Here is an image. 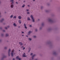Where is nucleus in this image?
<instances>
[{"mask_svg":"<svg viewBox=\"0 0 60 60\" xmlns=\"http://www.w3.org/2000/svg\"><path fill=\"white\" fill-rule=\"evenodd\" d=\"M26 11H29V10L26 9Z\"/></svg>","mask_w":60,"mask_h":60,"instance_id":"nucleus-24","label":"nucleus"},{"mask_svg":"<svg viewBox=\"0 0 60 60\" xmlns=\"http://www.w3.org/2000/svg\"><path fill=\"white\" fill-rule=\"evenodd\" d=\"M25 2V1H24V2Z\"/></svg>","mask_w":60,"mask_h":60,"instance_id":"nucleus-46","label":"nucleus"},{"mask_svg":"<svg viewBox=\"0 0 60 60\" xmlns=\"http://www.w3.org/2000/svg\"><path fill=\"white\" fill-rule=\"evenodd\" d=\"M35 56V54L32 57V60L34 59V56Z\"/></svg>","mask_w":60,"mask_h":60,"instance_id":"nucleus-7","label":"nucleus"},{"mask_svg":"<svg viewBox=\"0 0 60 60\" xmlns=\"http://www.w3.org/2000/svg\"><path fill=\"white\" fill-rule=\"evenodd\" d=\"M29 49H30V48H29V51H30V50H29Z\"/></svg>","mask_w":60,"mask_h":60,"instance_id":"nucleus-28","label":"nucleus"},{"mask_svg":"<svg viewBox=\"0 0 60 60\" xmlns=\"http://www.w3.org/2000/svg\"><path fill=\"white\" fill-rule=\"evenodd\" d=\"M25 5L24 4L22 6V8H24V7H25Z\"/></svg>","mask_w":60,"mask_h":60,"instance_id":"nucleus-15","label":"nucleus"},{"mask_svg":"<svg viewBox=\"0 0 60 60\" xmlns=\"http://www.w3.org/2000/svg\"><path fill=\"white\" fill-rule=\"evenodd\" d=\"M0 14H1V13H0Z\"/></svg>","mask_w":60,"mask_h":60,"instance_id":"nucleus-43","label":"nucleus"},{"mask_svg":"<svg viewBox=\"0 0 60 60\" xmlns=\"http://www.w3.org/2000/svg\"><path fill=\"white\" fill-rule=\"evenodd\" d=\"M24 26H25V28H26V29H27V27H26V24H24Z\"/></svg>","mask_w":60,"mask_h":60,"instance_id":"nucleus-9","label":"nucleus"},{"mask_svg":"<svg viewBox=\"0 0 60 60\" xmlns=\"http://www.w3.org/2000/svg\"><path fill=\"white\" fill-rule=\"evenodd\" d=\"M34 38H36V36H34Z\"/></svg>","mask_w":60,"mask_h":60,"instance_id":"nucleus-29","label":"nucleus"},{"mask_svg":"<svg viewBox=\"0 0 60 60\" xmlns=\"http://www.w3.org/2000/svg\"><path fill=\"white\" fill-rule=\"evenodd\" d=\"M19 44H20L21 46H22L23 45V44L21 42L19 43Z\"/></svg>","mask_w":60,"mask_h":60,"instance_id":"nucleus-8","label":"nucleus"},{"mask_svg":"<svg viewBox=\"0 0 60 60\" xmlns=\"http://www.w3.org/2000/svg\"><path fill=\"white\" fill-rule=\"evenodd\" d=\"M10 51H11V49H9L8 51V55L9 56H10Z\"/></svg>","mask_w":60,"mask_h":60,"instance_id":"nucleus-6","label":"nucleus"},{"mask_svg":"<svg viewBox=\"0 0 60 60\" xmlns=\"http://www.w3.org/2000/svg\"><path fill=\"white\" fill-rule=\"evenodd\" d=\"M27 19L28 20H30V19L29 17H28Z\"/></svg>","mask_w":60,"mask_h":60,"instance_id":"nucleus-16","label":"nucleus"},{"mask_svg":"<svg viewBox=\"0 0 60 60\" xmlns=\"http://www.w3.org/2000/svg\"><path fill=\"white\" fill-rule=\"evenodd\" d=\"M25 55H26V54L24 53V54H23L22 55V56H23V57H26V56H25Z\"/></svg>","mask_w":60,"mask_h":60,"instance_id":"nucleus-4","label":"nucleus"},{"mask_svg":"<svg viewBox=\"0 0 60 60\" xmlns=\"http://www.w3.org/2000/svg\"><path fill=\"white\" fill-rule=\"evenodd\" d=\"M31 18H32V19H33V22H34V17H33V16L32 15H31Z\"/></svg>","mask_w":60,"mask_h":60,"instance_id":"nucleus-3","label":"nucleus"},{"mask_svg":"<svg viewBox=\"0 0 60 60\" xmlns=\"http://www.w3.org/2000/svg\"><path fill=\"white\" fill-rule=\"evenodd\" d=\"M16 4H18V2H16Z\"/></svg>","mask_w":60,"mask_h":60,"instance_id":"nucleus-36","label":"nucleus"},{"mask_svg":"<svg viewBox=\"0 0 60 60\" xmlns=\"http://www.w3.org/2000/svg\"><path fill=\"white\" fill-rule=\"evenodd\" d=\"M25 49V48L24 47L23 48V49Z\"/></svg>","mask_w":60,"mask_h":60,"instance_id":"nucleus-32","label":"nucleus"},{"mask_svg":"<svg viewBox=\"0 0 60 60\" xmlns=\"http://www.w3.org/2000/svg\"><path fill=\"white\" fill-rule=\"evenodd\" d=\"M29 40H30V41H31V40H32V39H31L30 38H29Z\"/></svg>","mask_w":60,"mask_h":60,"instance_id":"nucleus-23","label":"nucleus"},{"mask_svg":"<svg viewBox=\"0 0 60 60\" xmlns=\"http://www.w3.org/2000/svg\"><path fill=\"white\" fill-rule=\"evenodd\" d=\"M30 55L31 56H32V55H33V53H31L30 54Z\"/></svg>","mask_w":60,"mask_h":60,"instance_id":"nucleus-25","label":"nucleus"},{"mask_svg":"<svg viewBox=\"0 0 60 60\" xmlns=\"http://www.w3.org/2000/svg\"><path fill=\"white\" fill-rule=\"evenodd\" d=\"M35 60H38L37 59H36Z\"/></svg>","mask_w":60,"mask_h":60,"instance_id":"nucleus-41","label":"nucleus"},{"mask_svg":"<svg viewBox=\"0 0 60 60\" xmlns=\"http://www.w3.org/2000/svg\"><path fill=\"white\" fill-rule=\"evenodd\" d=\"M18 18L19 19H21V17L20 16H19L18 17Z\"/></svg>","mask_w":60,"mask_h":60,"instance_id":"nucleus-10","label":"nucleus"},{"mask_svg":"<svg viewBox=\"0 0 60 60\" xmlns=\"http://www.w3.org/2000/svg\"><path fill=\"white\" fill-rule=\"evenodd\" d=\"M27 13L28 14H29V12H27Z\"/></svg>","mask_w":60,"mask_h":60,"instance_id":"nucleus-26","label":"nucleus"},{"mask_svg":"<svg viewBox=\"0 0 60 60\" xmlns=\"http://www.w3.org/2000/svg\"><path fill=\"white\" fill-rule=\"evenodd\" d=\"M5 29H7V28L6 27L5 28Z\"/></svg>","mask_w":60,"mask_h":60,"instance_id":"nucleus-27","label":"nucleus"},{"mask_svg":"<svg viewBox=\"0 0 60 60\" xmlns=\"http://www.w3.org/2000/svg\"><path fill=\"white\" fill-rule=\"evenodd\" d=\"M27 6H28V7H29V6H30L29 5H28Z\"/></svg>","mask_w":60,"mask_h":60,"instance_id":"nucleus-34","label":"nucleus"},{"mask_svg":"<svg viewBox=\"0 0 60 60\" xmlns=\"http://www.w3.org/2000/svg\"><path fill=\"white\" fill-rule=\"evenodd\" d=\"M18 60H21V58H19V59H18Z\"/></svg>","mask_w":60,"mask_h":60,"instance_id":"nucleus-21","label":"nucleus"},{"mask_svg":"<svg viewBox=\"0 0 60 60\" xmlns=\"http://www.w3.org/2000/svg\"><path fill=\"white\" fill-rule=\"evenodd\" d=\"M49 21H52V20L51 19H50L49 20Z\"/></svg>","mask_w":60,"mask_h":60,"instance_id":"nucleus-17","label":"nucleus"},{"mask_svg":"<svg viewBox=\"0 0 60 60\" xmlns=\"http://www.w3.org/2000/svg\"><path fill=\"white\" fill-rule=\"evenodd\" d=\"M13 17V15H11V16H10V17H11V18H12Z\"/></svg>","mask_w":60,"mask_h":60,"instance_id":"nucleus-20","label":"nucleus"},{"mask_svg":"<svg viewBox=\"0 0 60 60\" xmlns=\"http://www.w3.org/2000/svg\"><path fill=\"white\" fill-rule=\"evenodd\" d=\"M26 37H28V35H26Z\"/></svg>","mask_w":60,"mask_h":60,"instance_id":"nucleus-37","label":"nucleus"},{"mask_svg":"<svg viewBox=\"0 0 60 60\" xmlns=\"http://www.w3.org/2000/svg\"><path fill=\"white\" fill-rule=\"evenodd\" d=\"M4 20V19H2V20L0 21L1 22H2Z\"/></svg>","mask_w":60,"mask_h":60,"instance_id":"nucleus-14","label":"nucleus"},{"mask_svg":"<svg viewBox=\"0 0 60 60\" xmlns=\"http://www.w3.org/2000/svg\"><path fill=\"white\" fill-rule=\"evenodd\" d=\"M19 51H20V50H19Z\"/></svg>","mask_w":60,"mask_h":60,"instance_id":"nucleus-44","label":"nucleus"},{"mask_svg":"<svg viewBox=\"0 0 60 60\" xmlns=\"http://www.w3.org/2000/svg\"><path fill=\"white\" fill-rule=\"evenodd\" d=\"M33 1H35V0H33Z\"/></svg>","mask_w":60,"mask_h":60,"instance_id":"nucleus-39","label":"nucleus"},{"mask_svg":"<svg viewBox=\"0 0 60 60\" xmlns=\"http://www.w3.org/2000/svg\"><path fill=\"white\" fill-rule=\"evenodd\" d=\"M9 35L8 34H6V36H8Z\"/></svg>","mask_w":60,"mask_h":60,"instance_id":"nucleus-18","label":"nucleus"},{"mask_svg":"<svg viewBox=\"0 0 60 60\" xmlns=\"http://www.w3.org/2000/svg\"><path fill=\"white\" fill-rule=\"evenodd\" d=\"M22 34H24V32H22Z\"/></svg>","mask_w":60,"mask_h":60,"instance_id":"nucleus-30","label":"nucleus"},{"mask_svg":"<svg viewBox=\"0 0 60 60\" xmlns=\"http://www.w3.org/2000/svg\"><path fill=\"white\" fill-rule=\"evenodd\" d=\"M24 36V35H22V36Z\"/></svg>","mask_w":60,"mask_h":60,"instance_id":"nucleus-40","label":"nucleus"},{"mask_svg":"<svg viewBox=\"0 0 60 60\" xmlns=\"http://www.w3.org/2000/svg\"><path fill=\"white\" fill-rule=\"evenodd\" d=\"M19 0V1H20V0Z\"/></svg>","mask_w":60,"mask_h":60,"instance_id":"nucleus-45","label":"nucleus"},{"mask_svg":"<svg viewBox=\"0 0 60 60\" xmlns=\"http://www.w3.org/2000/svg\"><path fill=\"white\" fill-rule=\"evenodd\" d=\"M3 32H5V30H3Z\"/></svg>","mask_w":60,"mask_h":60,"instance_id":"nucleus-38","label":"nucleus"},{"mask_svg":"<svg viewBox=\"0 0 60 60\" xmlns=\"http://www.w3.org/2000/svg\"><path fill=\"white\" fill-rule=\"evenodd\" d=\"M19 56H17L16 57V59H17V60H19Z\"/></svg>","mask_w":60,"mask_h":60,"instance_id":"nucleus-13","label":"nucleus"},{"mask_svg":"<svg viewBox=\"0 0 60 60\" xmlns=\"http://www.w3.org/2000/svg\"><path fill=\"white\" fill-rule=\"evenodd\" d=\"M4 49H7V47H5Z\"/></svg>","mask_w":60,"mask_h":60,"instance_id":"nucleus-31","label":"nucleus"},{"mask_svg":"<svg viewBox=\"0 0 60 60\" xmlns=\"http://www.w3.org/2000/svg\"><path fill=\"white\" fill-rule=\"evenodd\" d=\"M13 60H15V59H14V58H13Z\"/></svg>","mask_w":60,"mask_h":60,"instance_id":"nucleus-33","label":"nucleus"},{"mask_svg":"<svg viewBox=\"0 0 60 60\" xmlns=\"http://www.w3.org/2000/svg\"><path fill=\"white\" fill-rule=\"evenodd\" d=\"M14 49H13L12 51V52L11 53L12 56H13V52H14Z\"/></svg>","mask_w":60,"mask_h":60,"instance_id":"nucleus-2","label":"nucleus"},{"mask_svg":"<svg viewBox=\"0 0 60 60\" xmlns=\"http://www.w3.org/2000/svg\"><path fill=\"white\" fill-rule=\"evenodd\" d=\"M14 19H16V16H14Z\"/></svg>","mask_w":60,"mask_h":60,"instance_id":"nucleus-19","label":"nucleus"},{"mask_svg":"<svg viewBox=\"0 0 60 60\" xmlns=\"http://www.w3.org/2000/svg\"><path fill=\"white\" fill-rule=\"evenodd\" d=\"M23 47H22V48H23Z\"/></svg>","mask_w":60,"mask_h":60,"instance_id":"nucleus-42","label":"nucleus"},{"mask_svg":"<svg viewBox=\"0 0 60 60\" xmlns=\"http://www.w3.org/2000/svg\"><path fill=\"white\" fill-rule=\"evenodd\" d=\"M13 25L14 26H17V25L15 24V23H14L13 24Z\"/></svg>","mask_w":60,"mask_h":60,"instance_id":"nucleus-12","label":"nucleus"},{"mask_svg":"<svg viewBox=\"0 0 60 60\" xmlns=\"http://www.w3.org/2000/svg\"><path fill=\"white\" fill-rule=\"evenodd\" d=\"M32 33V31H29L28 33V35H29V34H30V33Z\"/></svg>","mask_w":60,"mask_h":60,"instance_id":"nucleus-5","label":"nucleus"},{"mask_svg":"<svg viewBox=\"0 0 60 60\" xmlns=\"http://www.w3.org/2000/svg\"><path fill=\"white\" fill-rule=\"evenodd\" d=\"M30 27H32V25H30Z\"/></svg>","mask_w":60,"mask_h":60,"instance_id":"nucleus-22","label":"nucleus"},{"mask_svg":"<svg viewBox=\"0 0 60 60\" xmlns=\"http://www.w3.org/2000/svg\"><path fill=\"white\" fill-rule=\"evenodd\" d=\"M19 23H20V24L21 23V20H19L18 21Z\"/></svg>","mask_w":60,"mask_h":60,"instance_id":"nucleus-11","label":"nucleus"},{"mask_svg":"<svg viewBox=\"0 0 60 60\" xmlns=\"http://www.w3.org/2000/svg\"><path fill=\"white\" fill-rule=\"evenodd\" d=\"M11 2L12 3L11 4V7L12 8L13 7V0H11Z\"/></svg>","mask_w":60,"mask_h":60,"instance_id":"nucleus-1","label":"nucleus"},{"mask_svg":"<svg viewBox=\"0 0 60 60\" xmlns=\"http://www.w3.org/2000/svg\"><path fill=\"white\" fill-rule=\"evenodd\" d=\"M35 31H37V29Z\"/></svg>","mask_w":60,"mask_h":60,"instance_id":"nucleus-35","label":"nucleus"}]
</instances>
